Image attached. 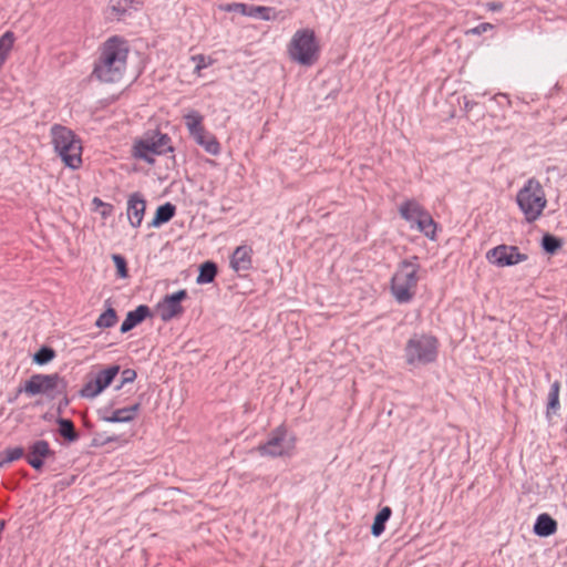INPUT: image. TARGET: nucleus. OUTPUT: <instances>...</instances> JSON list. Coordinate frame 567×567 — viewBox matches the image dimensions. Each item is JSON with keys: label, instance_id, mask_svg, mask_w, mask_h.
Returning <instances> with one entry per match:
<instances>
[{"label": "nucleus", "instance_id": "nucleus-31", "mask_svg": "<svg viewBox=\"0 0 567 567\" xmlns=\"http://www.w3.org/2000/svg\"><path fill=\"white\" fill-rule=\"evenodd\" d=\"M559 389L560 384L558 381L554 382L548 393V410H557L559 408Z\"/></svg>", "mask_w": 567, "mask_h": 567}, {"label": "nucleus", "instance_id": "nucleus-36", "mask_svg": "<svg viewBox=\"0 0 567 567\" xmlns=\"http://www.w3.org/2000/svg\"><path fill=\"white\" fill-rule=\"evenodd\" d=\"M54 358V351L50 348H41L34 355V361L38 364H45Z\"/></svg>", "mask_w": 567, "mask_h": 567}, {"label": "nucleus", "instance_id": "nucleus-5", "mask_svg": "<svg viewBox=\"0 0 567 567\" xmlns=\"http://www.w3.org/2000/svg\"><path fill=\"white\" fill-rule=\"evenodd\" d=\"M516 203L527 223L537 220L547 205L545 190L538 179L530 177L518 190Z\"/></svg>", "mask_w": 567, "mask_h": 567}, {"label": "nucleus", "instance_id": "nucleus-40", "mask_svg": "<svg viewBox=\"0 0 567 567\" xmlns=\"http://www.w3.org/2000/svg\"><path fill=\"white\" fill-rule=\"evenodd\" d=\"M487 7L491 11H499L503 8V4L501 2H491Z\"/></svg>", "mask_w": 567, "mask_h": 567}, {"label": "nucleus", "instance_id": "nucleus-3", "mask_svg": "<svg viewBox=\"0 0 567 567\" xmlns=\"http://www.w3.org/2000/svg\"><path fill=\"white\" fill-rule=\"evenodd\" d=\"M420 268L415 256L399 264L391 279V292L398 302L406 303L415 296L420 280Z\"/></svg>", "mask_w": 567, "mask_h": 567}, {"label": "nucleus", "instance_id": "nucleus-20", "mask_svg": "<svg viewBox=\"0 0 567 567\" xmlns=\"http://www.w3.org/2000/svg\"><path fill=\"white\" fill-rule=\"evenodd\" d=\"M557 523L548 514H540L534 525V533L540 537H547L555 534Z\"/></svg>", "mask_w": 567, "mask_h": 567}, {"label": "nucleus", "instance_id": "nucleus-4", "mask_svg": "<svg viewBox=\"0 0 567 567\" xmlns=\"http://www.w3.org/2000/svg\"><path fill=\"white\" fill-rule=\"evenodd\" d=\"M287 53L291 61L300 65H313L320 56V44L315 31L310 28L297 30L287 45Z\"/></svg>", "mask_w": 567, "mask_h": 567}, {"label": "nucleus", "instance_id": "nucleus-29", "mask_svg": "<svg viewBox=\"0 0 567 567\" xmlns=\"http://www.w3.org/2000/svg\"><path fill=\"white\" fill-rule=\"evenodd\" d=\"M218 9L224 12H238L241 16L248 17L249 6L239 2L220 3Z\"/></svg>", "mask_w": 567, "mask_h": 567}, {"label": "nucleus", "instance_id": "nucleus-10", "mask_svg": "<svg viewBox=\"0 0 567 567\" xmlns=\"http://www.w3.org/2000/svg\"><path fill=\"white\" fill-rule=\"evenodd\" d=\"M118 372V365H110L106 369L100 370L95 374L87 377L85 383L80 390V396L90 400L95 399L114 381Z\"/></svg>", "mask_w": 567, "mask_h": 567}, {"label": "nucleus", "instance_id": "nucleus-41", "mask_svg": "<svg viewBox=\"0 0 567 567\" xmlns=\"http://www.w3.org/2000/svg\"><path fill=\"white\" fill-rule=\"evenodd\" d=\"M115 440H116V437H109V439L106 440V442H113V441H115Z\"/></svg>", "mask_w": 567, "mask_h": 567}, {"label": "nucleus", "instance_id": "nucleus-27", "mask_svg": "<svg viewBox=\"0 0 567 567\" xmlns=\"http://www.w3.org/2000/svg\"><path fill=\"white\" fill-rule=\"evenodd\" d=\"M117 316L112 307H109L103 313L96 319L95 326L101 329L111 328L115 326Z\"/></svg>", "mask_w": 567, "mask_h": 567}, {"label": "nucleus", "instance_id": "nucleus-37", "mask_svg": "<svg viewBox=\"0 0 567 567\" xmlns=\"http://www.w3.org/2000/svg\"><path fill=\"white\" fill-rule=\"evenodd\" d=\"M112 259L116 267L117 275L121 278H126L127 277V266H126L125 258L120 255H113Z\"/></svg>", "mask_w": 567, "mask_h": 567}, {"label": "nucleus", "instance_id": "nucleus-34", "mask_svg": "<svg viewBox=\"0 0 567 567\" xmlns=\"http://www.w3.org/2000/svg\"><path fill=\"white\" fill-rule=\"evenodd\" d=\"M24 454V450L21 446L8 447L4 451V457L2 463H11L21 458Z\"/></svg>", "mask_w": 567, "mask_h": 567}, {"label": "nucleus", "instance_id": "nucleus-22", "mask_svg": "<svg viewBox=\"0 0 567 567\" xmlns=\"http://www.w3.org/2000/svg\"><path fill=\"white\" fill-rule=\"evenodd\" d=\"M414 223L416 224L417 229L427 238L431 240L436 238L437 225L427 210L424 212Z\"/></svg>", "mask_w": 567, "mask_h": 567}, {"label": "nucleus", "instance_id": "nucleus-7", "mask_svg": "<svg viewBox=\"0 0 567 567\" xmlns=\"http://www.w3.org/2000/svg\"><path fill=\"white\" fill-rule=\"evenodd\" d=\"M296 436L285 425L276 427L268 440L257 447L261 456L285 457L291 456L296 450Z\"/></svg>", "mask_w": 567, "mask_h": 567}, {"label": "nucleus", "instance_id": "nucleus-13", "mask_svg": "<svg viewBox=\"0 0 567 567\" xmlns=\"http://www.w3.org/2000/svg\"><path fill=\"white\" fill-rule=\"evenodd\" d=\"M60 381L58 374H33L24 384L23 391L29 395L49 394Z\"/></svg>", "mask_w": 567, "mask_h": 567}, {"label": "nucleus", "instance_id": "nucleus-15", "mask_svg": "<svg viewBox=\"0 0 567 567\" xmlns=\"http://www.w3.org/2000/svg\"><path fill=\"white\" fill-rule=\"evenodd\" d=\"M141 3L142 0H110L107 12L111 19L121 21L137 10Z\"/></svg>", "mask_w": 567, "mask_h": 567}, {"label": "nucleus", "instance_id": "nucleus-39", "mask_svg": "<svg viewBox=\"0 0 567 567\" xmlns=\"http://www.w3.org/2000/svg\"><path fill=\"white\" fill-rule=\"evenodd\" d=\"M493 29L491 23L484 22L466 31V34H482Z\"/></svg>", "mask_w": 567, "mask_h": 567}, {"label": "nucleus", "instance_id": "nucleus-24", "mask_svg": "<svg viewBox=\"0 0 567 567\" xmlns=\"http://www.w3.org/2000/svg\"><path fill=\"white\" fill-rule=\"evenodd\" d=\"M391 513V508L385 506L377 514L371 527L373 536L378 537L384 532L385 523L389 520Z\"/></svg>", "mask_w": 567, "mask_h": 567}, {"label": "nucleus", "instance_id": "nucleus-25", "mask_svg": "<svg viewBox=\"0 0 567 567\" xmlns=\"http://www.w3.org/2000/svg\"><path fill=\"white\" fill-rule=\"evenodd\" d=\"M217 274V267L212 261L204 262L199 268V275L196 279L197 284H209L212 282Z\"/></svg>", "mask_w": 567, "mask_h": 567}, {"label": "nucleus", "instance_id": "nucleus-11", "mask_svg": "<svg viewBox=\"0 0 567 567\" xmlns=\"http://www.w3.org/2000/svg\"><path fill=\"white\" fill-rule=\"evenodd\" d=\"M486 259L496 267H511L524 262L528 256L520 252L517 246L498 245L486 252Z\"/></svg>", "mask_w": 567, "mask_h": 567}, {"label": "nucleus", "instance_id": "nucleus-33", "mask_svg": "<svg viewBox=\"0 0 567 567\" xmlns=\"http://www.w3.org/2000/svg\"><path fill=\"white\" fill-rule=\"evenodd\" d=\"M248 12H250V13H248V17H257V18H260L266 21L272 19V17L270 14L271 8H268V7L249 6Z\"/></svg>", "mask_w": 567, "mask_h": 567}, {"label": "nucleus", "instance_id": "nucleus-23", "mask_svg": "<svg viewBox=\"0 0 567 567\" xmlns=\"http://www.w3.org/2000/svg\"><path fill=\"white\" fill-rule=\"evenodd\" d=\"M16 35L12 31H6L0 37V70L8 60L10 52L13 49Z\"/></svg>", "mask_w": 567, "mask_h": 567}, {"label": "nucleus", "instance_id": "nucleus-26", "mask_svg": "<svg viewBox=\"0 0 567 567\" xmlns=\"http://www.w3.org/2000/svg\"><path fill=\"white\" fill-rule=\"evenodd\" d=\"M175 215V206L171 203H166L159 206L156 210L155 217L153 219V225L158 226L161 224L167 223Z\"/></svg>", "mask_w": 567, "mask_h": 567}, {"label": "nucleus", "instance_id": "nucleus-21", "mask_svg": "<svg viewBox=\"0 0 567 567\" xmlns=\"http://www.w3.org/2000/svg\"><path fill=\"white\" fill-rule=\"evenodd\" d=\"M138 410H140V404L136 403L132 406L117 409V410L113 411L110 416L103 417V420L109 423L131 422L135 419Z\"/></svg>", "mask_w": 567, "mask_h": 567}, {"label": "nucleus", "instance_id": "nucleus-16", "mask_svg": "<svg viewBox=\"0 0 567 567\" xmlns=\"http://www.w3.org/2000/svg\"><path fill=\"white\" fill-rule=\"evenodd\" d=\"M146 208V202L140 193H134L127 200V218L133 227H140Z\"/></svg>", "mask_w": 567, "mask_h": 567}, {"label": "nucleus", "instance_id": "nucleus-19", "mask_svg": "<svg viewBox=\"0 0 567 567\" xmlns=\"http://www.w3.org/2000/svg\"><path fill=\"white\" fill-rule=\"evenodd\" d=\"M424 212V207L415 199H408L399 207L401 217L410 223H414Z\"/></svg>", "mask_w": 567, "mask_h": 567}, {"label": "nucleus", "instance_id": "nucleus-2", "mask_svg": "<svg viewBox=\"0 0 567 567\" xmlns=\"http://www.w3.org/2000/svg\"><path fill=\"white\" fill-rule=\"evenodd\" d=\"M50 134L53 148L63 164L71 169H79L83 164L81 138L72 130L60 124H54Z\"/></svg>", "mask_w": 567, "mask_h": 567}, {"label": "nucleus", "instance_id": "nucleus-32", "mask_svg": "<svg viewBox=\"0 0 567 567\" xmlns=\"http://www.w3.org/2000/svg\"><path fill=\"white\" fill-rule=\"evenodd\" d=\"M192 61L196 63L194 73L198 76L202 75V70L212 65L214 60L209 56H205L204 54H197L192 56Z\"/></svg>", "mask_w": 567, "mask_h": 567}, {"label": "nucleus", "instance_id": "nucleus-30", "mask_svg": "<svg viewBox=\"0 0 567 567\" xmlns=\"http://www.w3.org/2000/svg\"><path fill=\"white\" fill-rule=\"evenodd\" d=\"M542 246L546 252L555 254L561 247V241L555 236L547 234L543 237Z\"/></svg>", "mask_w": 567, "mask_h": 567}, {"label": "nucleus", "instance_id": "nucleus-28", "mask_svg": "<svg viewBox=\"0 0 567 567\" xmlns=\"http://www.w3.org/2000/svg\"><path fill=\"white\" fill-rule=\"evenodd\" d=\"M59 433L70 442H73L78 439V434L75 432L74 425L72 421L68 419H59Z\"/></svg>", "mask_w": 567, "mask_h": 567}, {"label": "nucleus", "instance_id": "nucleus-12", "mask_svg": "<svg viewBox=\"0 0 567 567\" xmlns=\"http://www.w3.org/2000/svg\"><path fill=\"white\" fill-rule=\"evenodd\" d=\"M187 297L186 290H178L165 296L155 307L156 316L164 322L179 317L184 312L182 301Z\"/></svg>", "mask_w": 567, "mask_h": 567}, {"label": "nucleus", "instance_id": "nucleus-17", "mask_svg": "<svg viewBox=\"0 0 567 567\" xmlns=\"http://www.w3.org/2000/svg\"><path fill=\"white\" fill-rule=\"evenodd\" d=\"M252 266V249L249 246H238L230 258V267L239 272L247 271Z\"/></svg>", "mask_w": 567, "mask_h": 567}, {"label": "nucleus", "instance_id": "nucleus-6", "mask_svg": "<svg viewBox=\"0 0 567 567\" xmlns=\"http://www.w3.org/2000/svg\"><path fill=\"white\" fill-rule=\"evenodd\" d=\"M439 340L436 337L426 333L412 336L404 348L406 364L421 367L435 362L439 354Z\"/></svg>", "mask_w": 567, "mask_h": 567}, {"label": "nucleus", "instance_id": "nucleus-8", "mask_svg": "<svg viewBox=\"0 0 567 567\" xmlns=\"http://www.w3.org/2000/svg\"><path fill=\"white\" fill-rule=\"evenodd\" d=\"M171 138L166 134L153 132L136 141L133 146V155L148 164L155 162V156L172 152Z\"/></svg>", "mask_w": 567, "mask_h": 567}, {"label": "nucleus", "instance_id": "nucleus-1", "mask_svg": "<svg viewBox=\"0 0 567 567\" xmlns=\"http://www.w3.org/2000/svg\"><path fill=\"white\" fill-rule=\"evenodd\" d=\"M130 45L120 35H112L99 48V56L94 63L92 75L103 83H117L126 72Z\"/></svg>", "mask_w": 567, "mask_h": 567}, {"label": "nucleus", "instance_id": "nucleus-38", "mask_svg": "<svg viewBox=\"0 0 567 567\" xmlns=\"http://www.w3.org/2000/svg\"><path fill=\"white\" fill-rule=\"evenodd\" d=\"M136 377H137V374H136L135 370H133V369H125V370H123V372H122V382H121V385L117 386V389H120L125 383L134 382Z\"/></svg>", "mask_w": 567, "mask_h": 567}, {"label": "nucleus", "instance_id": "nucleus-18", "mask_svg": "<svg viewBox=\"0 0 567 567\" xmlns=\"http://www.w3.org/2000/svg\"><path fill=\"white\" fill-rule=\"evenodd\" d=\"M152 312L148 306L141 305L136 309L128 311L124 321L121 326V332L126 333L144 321L147 317H151Z\"/></svg>", "mask_w": 567, "mask_h": 567}, {"label": "nucleus", "instance_id": "nucleus-14", "mask_svg": "<svg viewBox=\"0 0 567 567\" xmlns=\"http://www.w3.org/2000/svg\"><path fill=\"white\" fill-rule=\"evenodd\" d=\"M54 453L50 449V445L47 441L40 440L34 442L29 447V453L27 455V462L34 470L40 471L43 467L44 460L49 456H52Z\"/></svg>", "mask_w": 567, "mask_h": 567}, {"label": "nucleus", "instance_id": "nucleus-9", "mask_svg": "<svg viewBox=\"0 0 567 567\" xmlns=\"http://www.w3.org/2000/svg\"><path fill=\"white\" fill-rule=\"evenodd\" d=\"M184 120L189 135L199 146L210 155L216 156L220 153V143L214 134L205 128L204 116L199 112L190 110L184 115Z\"/></svg>", "mask_w": 567, "mask_h": 567}, {"label": "nucleus", "instance_id": "nucleus-35", "mask_svg": "<svg viewBox=\"0 0 567 567\" xmlns=\"http://www.w3.org/2000/svg\"><path fill=\"white\" fill-rule=\"evenodd\" d=\"M92 204L103 218H107L113 212V206L111 204L104 203L99 197H94Z\"/></svg>", "mask_w": 567, "mask_h": 567}]
</instances>
